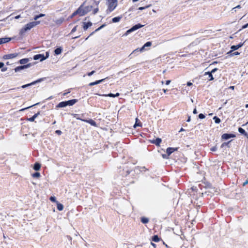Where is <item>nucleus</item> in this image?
I'll use <instances>...</instances> for the list:
<instances>
[{
  "label": "nucleus",
  "instance_id": "obj_1",
  "mask_svg": "<svg viewBox=\"0 0 248 248\" xmlns=\"http://www.w3.org/2000/svg\"><path fill=\"white\" fill-rule=\"evenodd\" d=\"M40 23V21H33V22H30V23L26 24L25 26V27L20 30V33L21 34H23L27 31L31 30L33 27L39 24Z\"/></svg>",
  "mask_w": 248,
  "mask_h": 248
},
{
  "label": "nucleus",
  "instance_id": "obj_2",
  "mask_svg": "<svg viewBox=\"0 0 248 248\" xmlns=\"http://www.w3.org/2000/svg\"><path fill=\"white\" fill-rule=\"evenodd\" d=\"M108 2V7L107 10V14L112 12L117 6V0H107Z\"/></svg>",
  "mask_w": 248,
  "mask_h": 248
},
{
  "label": "nucleus",
  "instance_id": "obj_3",
  "mask_svg": "<svg viewBox=\"0 0 248 248\" xmlns=\"http://www.w3.org/2000/svg\"><path fill=\"white\" fill-rule=\"evenodd\" d=\"M143 26H144L143 25H141L140 24H136V25H134V26H133L131 29L127 30L126 31V32L124 33V35L126 36L130 33H131V32H133L141 27H143Z\"/></svg>",
  "mask_w": 248,
  "mask_h": 248
},
{
  "label": "nucleus",
  "instance_id": "obj_4",
  "mask_svg": "<svg viewBox=\"0 0 248 248\" xmlns=\"http://www.w3.org/2000/svg\"><path fill=\"white\" fill-rule=\"evenodd\" d=\"M49 56V53L48 52H46V56H45L44 54H37L34 56L33 59L35 60H40V61H42L43 60H46Z\"/></svg>",
  "mask_w": 248,
  "mask_h": 248
},
{
  "label": "nucleus",
  "instance_id": "obj_5",
  "mask_svg": "<svg viewBox=\"0 0 248 248\" xmlns=\"http://www.w3.org/2000/svg\"><path fill=\"white\" fill-rule=\"evenodd\" d=\"M18 55V54L16 53H11L5 55L3 56V59L5 60L7 59H11L16 58Z\"/></svg>",
  "mask_w": 248,
  "mask_h": 248
},
{
  "label": "nucleus",
  "instance_id": "obj_6",
  "mask_svg": "<svg viewBox=\"0 0 248 248\" xmlns=\"http://www.w3.org/2000/svg\"><path fill=\"white\" fill-rule=\"evenodd\" d=\"M31 64L29 63V64H27L26 65L17 66L15 69V71L16 72H18L22 70H23L24 69L30 67L31 66Z\"/></svg>",
  "mask_w": 248,
  "mask_h": 248
},
{
  "label": "nucleus",
  "instance_id": "obj_7",
  "mask_svg": "<svg viewBox=\"0 0 248 248\" xmlns=\"http://www.w3.org/2000/svg\"><path fill=\"white\" fill-rule=\"evenodd\" d=\"M235 137V135H234V134H223L222 135L221 138H222V139H224L225 140H228L230 138H234Z\"/></svg>",
  "mask_w": 248,
  "mask_h": 248
},
{
  "label": "nucleus",
  "instance_id": "obj_8",
  "mask_svg": "<svg viewBox=\"0 0 248 248\" xmlns=\"http://www.w3.org/2000/svg\"><path fill=\"white\" fill-rule=\"evenodd\" d=\"M43 80V78H40L36 81H34L31 83H29V84H26V85H24L23 86H21V88H25L28 86H30L31 85H34L35 84L37 83H38V82H40L42 81Z\"/></svg>",
  "mask_w": 248,
  "mask_h": 248
},
{
  "label": "nucleus",
  "instance_id": "obj_9",
  "mask_svg": "<svg viewBox=\"0 0 248 248\" xmlns=\"http://www.w3.org/2000/svg\"><path fill=\"white\" fill-rule=\"evenodd\" d=\"M77 13H78V14L80 16H83L85 14H83L84 13V9L83 7V5H81L77 10Z\"/></svg>",
  "mask_w": 248,
  "mask_h": 248
},
{
  "label": "nucleus",
  "instance_id": "obj_10",
  "mask_svg": "<svg viewBox=\"0 0 248 248\" xmlns=\"http://www.w3.org/2000/svg\"><path fill=\"white\" fill-rule=\"evenodd\" d=\"M162 141V140L160 138H156V139L153 140H151V143L155 144L156 146H160V144Z\"/></svg>",
  "mask_w": 248,
  "mask_h": 248
},
{
  "label": "nucleus",
  "instance_id": "obj_11",
  "mask_svg": "<svg viewBox=\"0 0 248 248\" xmlns=\"http://www.w3.org/2000/svg\"><path fill=\"white\" fill-rule=\"evenodd\" d=\"M92 23L91 22H89L88 23L83 22V28L84 31H86L88 28L92 26Z\"/></svg>",
  "mask_w": 248,
  "mask_h": 248
},
{
  "label": "nucleus",
  "instance_id": "obj_12",
  "mask_svg": "<svg viewBox=\"0 0 248 248\" xmlns=\"http://www.w3.org/2000/svg\"><path fill=\"white\" fill-rule=\"evenodd\" d=\"M78 100L77 99H72V100H68V101H65L66 102V105L67 106H73L74 104H75L76 102H77Z\"/></svg>",
  "mask_w": 248,
  "mask_h": 248
},
{
  "label": "nucleus",
  "instance_id": "obj_13",
  "mask_svg": "<svg viewBox=\"0 0 248 248\" xmlns=\"http://www.w3.org/2000/svg\"><path fill=\"white\" fill-rule=\"evenodd\" d=\"M105 79L106 78H104V79H102L100 80H96L93 82H91L90 83H89V85L90 86H94V85L98 84L101 83L102 82H103L105 80Z\"/></svg>",
  "mask_w": 248,
  "mask_h": 248
},
{
  "label": "nucleus",
  "instance_id": "obj_14",
  "mask_svg": "<svg viewBox=\"0 0 248 248\" xmlns=\"http://www.w3.org/2000/svg\"><path fill=\"white\" fill-rule=\"evenodd\" d=\"M177 150V148H168L167 149V154H168V156L170 155L171 153H172L174 151Z\"/></svg>",
  "mask_w": 248,
  "mask_h": 248
},
{
  "label": "nucleus",
  "instance_id": "obj_15",
  "mask_svg": "<svg viewBox=\"0 0 248 248\" xmlns=\"http://www.w3.org/2000/svg\"><path fill=\"white\" fill-rule=\"evenodd\" d=\"M204 75L208 77L207 78L209 80H213L214 79V78L213 77L212 73L209 72H205Z\"/></svg>",
  "mask_w": 248,
  "mask_h": 248
},
{
  "label": "nucleus",
  "instance_id": "obj_16",
  "mask_svg": "<svg viewBox=\"0 0 248 248\" xmlns=\"http://www.w3.org/2000/svg\"><path fill=\"white\" fill-rule=\"evenodd\" d=\"M96 94H97V93ZM98 95H101V96H109V97H115L119 96L120 94H119V93H116V94H113V93H109L108 94H102V95H101V94H98Z\"/></svg>",
  "mask_w": 248,
  "mask_h": 248
},
{
  "label": "nucleus",
  "instance_id": "obj_17",
  "mask_svg": "<svg viewBox=\"0 0 248 248\" xmlns=\"http://www.w3.org/2000/svg\"><path fill=\"white\" fill-rule=\"evenodd\" d=\"M39 114V112L37 113H35L32 117L27 119V120L30 122H33L35 119L38 117Z\"/></svg>",
  "mask_w": 248,
  "mask_h": 248
},
{
  "label": "nucleus",
  "instance_id": "obj_18",
  "mask_svg": "<svg viewBox=\"0 0 248 248\" xmlns=\"http://www.w3.org/2000/svg\"><path fill=\"white\" fill-rule=\"evenodd\" d=\"M92 8H93V7L92 6H88L83 7V8L84 9V13H83V14H86L87 13H88L89 12H90L92 10Z\"/></svg>",
  "mask_w": 248,
  "mask_h": 248
},
{
  "label": "nucleus",
  "instance_id": "obj_19",
  "mask_svg": "<svg viewBox=\"0 0 248 248\" xmlns=\"http://www.w3.org/2000/svg\"><path fill=\"white\" fill-rule=\"evenodd\" d=\"M122 18V16H119L117 17H115L112 18V21L113 23L118 22L120 21V20Z\"/></svg>",
  "mask_w": 248,
  "mask_h": 248
},
{
  "label": "nucleus",
  "instance_id": "obj_20",
  "mask_svg": "<svg viewBox=\"0 0 248 248\" xmlns=\"http://www.w3.org/2000/svg\"><path fill=\"white\" fill-rule=\"evenodd\" d=\"M0 41L1 42V44L8 42L9 41H10L11 40V38H8V37L2 38H0Z\"/></svg>",
  "mask_w": 248,
  "mask_h": 248
},
{
  "label": "nucleus",
  "instance_id": "obj_21",
  "mask_svg": "<svg viewBox=\"0 0 248 248\" xmlns=\"http://www.w3.org/2000/svg\"><path fill=\"white\" fill-rule=\"evenodd\" d=\"M66 104L65 101H63L59 103L58 105L57 106L58 108H64L66 107Z\"/></svg>",
  "mask_w": 248,
  "mask_h": 248
},
{
  "label": "nucleus",
  "instance_id": "obj_22",
  "mask_svg": "<svg viewBox=\"0 0 248 248\" xmlns=\"http://www.w3.org/2000/svg\"><path fill=\"white\" fill-rule=\"evenodd\" d=\"M82 121L88 123L92 125H93V126L96 125V123L93 120H82Z\"/></svg>",
  "mask_w": 248,
  "mask_h": 248
},
{
  "label": "nucleus",
  "instance_id": "obj_23",
  "mask_svg": "<svg viewBox=\"0 0 248 248\" xmlns=\"http://www.w3.org/2000/svg\"><path fill=\"white\" fill-rule=\"evenodd\" d=\"M57 207L59 211H62L63 209V205L58 202H57Z\"/></svg>",
  "mask_w": 248,
  "mask_h": 248
},
{
  "label": "nucleus",
  "instance_id": "obj_24",
  "mask_svg": "<svg viewBox=\"0 0 248 248\" xmlns=\"http://www.w3.org/2000/svg\"><path fill=\"white\" fill-rule=\"evenodd\" d=\"M231 48L232 50H231V51H229V52H228L227 53V54H228V55H230V54L232 52V51H234V50H237V49H238L239 48H238V46H237V45H236V46L233 45V46H231Z\"/></svg>",
  "mask_w": 248,
  "mask_h": 248
},
{
  "label": "nucleus",
  "instance_id": "obj_25",
  "mask_svg": "<svg viewBox=\"0 0 248 248\" xmlns=\"http://www.w3.org/2000/svg\"><path fill=\"white\" fill-rule=\"evenodd\" d=\"M62 49L61 47L57 48L55 50V51H54L55 54L56 55H59V54H60L62 53Z\"/></svg>",
  "mask_w": 248,
  "mask_h": 248
},
{
  "label": "nucleus",
  "instance_id": "obj_26",
  "mask_svg": "<svg viewBox=\"0 0 248 248\" xmlns=\"http://www.w3.org/2000/svg\"><path fill=\"white\" fill-rule=\"evenodd\" d=\"M40 167H41V165L38 163H36L34 165L33 169L35 170H40Z\"/></svg>",
  "mask_w": 248,
  "mask_h": 248
},
{
  "label": "nucleus",
  "instance_id": "obj_27",
  "mask_svg": "<svg viewBox=\"0 0 248 248\" xmlns=\"http://www.w3.org/2000/svg\"><path fill=\"white\" fill-rule=\"evenodd\" d=\"M29 61V59L27 58L22 59L19 61V63L21 64H24L27 63Z\"/></svg>",
  "mask_w": 248,
  "mask_h": 248
},
{
  "label": "nucleus",
  "instance_id": "obj_28",
  "mask_svg": "<svg viewBox=\"0 0 248 248\" xmlns=\"http://www.w3.org/2000/svg\"><path fill=\"white\" fill-rule=\"evenodd\" d=\"M139 120L138 118L136 119V123L134 125V127L136 128L137 126H141V124L140 122H138Z\"/></svg>",
  "mask_w": 248,
  "mask_h": 248
},
{
  "label": "nucleus",
  "instance_id": "obj_29",
  "mask_svg": "<svg viewBox=\"0 0 248 248\" xmlns=\"http://www.w3.org/2000/svg\"><path fill=\"white\" fill-rule=\"evenodd\" d=\"M238 131L242 134H243L245 136L247 135V133L246 132L245 130L241 127H239L238 128Z\"/></svg>",
  "mask_w": 248,
  "mask_h": 248
},
{
  "label": "nucleus",
  "instance_id": "obj_30",
  "mask_svg": "<svg viewBox=\"0 0 248 248\" xmlns=\"http://www.w3.org/2000/svg\"><path fill=\"white\" fill-rule=\"evenodd\" d=\"M141 221L144 224L147 223L149 222V219L145 217H142L141 218Z\"/></svg>",
  "mask_w": 248,
  "mask_h": 248
},
{
  "label": "nucleus",
  "instance_id": "obj_31",
  "mask_svg": "<svg viewBox=\"0 0 248 248\" xmlns=\"http://www.w3.org/2000/svg\"><path fill=\"white\" fill-rule=\"evenodd\" d=\"M139 52H140V48H137L132 51V52L129 55V57H130L133 54H137V53Z\"/></svg>",
  "mask_w": 248,
  "mask_h": 248
},
{
  "label": "nucleus",
  "instance_id": "obj_32",
  "mask_svg": "<svg viewBox=\"0 0 248 248\" xmlns=\"http://www.w3.org/2000/svg\"><path fill=\"white\" fill-rule=\"evenodd\" d=\"M152 240L154 242H157L160 240V238L158 237L157 235H154L152 238Z\"/></svg>",
  "mask_w": 248,
  "mask_h": 248
},
{
  "label": "nucleus",
  "instance_id": "obj_33",
  "mask_svg": "<svg viewBox=\"0 0 248 248\" xmlns=\"http://www.w3.org/2000/svg\"><path fill=\"white\" fill-rule=\"evenodd\" d=\"M63 21H64L63 18H60L56 20V23L57 24L60 25V24H62Z\"/></svg>",
  "mask_w": 248,
  "mask_h": 248
},
{
  "label": "nucleus",
  "instance_id": "obj_34",
  "mask_svg": "<svg viewBox=\"0 0 248 248\" xmlns=\"http://www.w3.org/2000/svg\"><path fill=\"white\" fill-rule=\"evenodd\" d=\"M32 176L34 178H39L40 176V173L36 172L32 174Z\"/></svg>",
  "mask_w": 248,
  "mask_h": 248
},
{
  "label": "nucleus",
  "instance_id": "obj_35",
  "mask_svg": "<svg viewBox=\"0 0 248 248\" xmlns=\"http://www.w3.org/2000/svg\"><path fill=\"white\" fill-rule=\"evenodd\" d=\"M213 119L215 121V122L216 123V124H219L220 122V120L219 118H218L217 117V116H215L214 118H213Z\"/></svg>",
  "mask_w": 248,
  "mask_h": 248
},
{
  "label": "nucleus",
  "instance_id": "obj_36",
  "mask_svg": "<svg viewBox=\"0 0 248 248\" xmlns=\"http://www.w3.org/2000/svg\"><path fill=\"white\" fill-rule=\"evenodd\" d=\"M72 115L74 118H76L78 120H80L82 121V119L78 117V116H79L78 114H73Z\"/></svg>",
  "mask_w": 248,
  "mask_h": 248
},
{
  "label": "nucleus",
  "instance_id": "obj_37",
  "mask_svg": "<svg viewBox=\"0 0 248 248\" xmlns=\"http://www.w3.org/2000/svg\"><path fill=\"white\" fill-rule=\"evenodd\" d=\"M231 141H231H228V142H224V143H223L221 144V148H223V147H224V146H228V145H229V144L230 143V142Z\"/></svg>",
  "mask_w": 248,
  "mask_h": 248
},
{
  "label": "nucleus",
  "instance_id": "obj_38",
  "mask_svg": "<svg viewBox=\"0 0 248 248\" xmlns=\"http://www.w3.org/2000/svg\"><path fill=\"white\" fill-rule=\"evenodd\" d=\"M152 45V43L151 42H147L144 44V46L149 47Z\"/></svg>",
  "mask_w": 248,
  "mask_h": 248
},
{
  "label": "nucleus",
  "instance_id": "obj_39",
  "mask_svg": "<svg viewBox=\"0 0 248 248\" xmlns=\"http://www.w3.org/2000/svg\"><path fill=\"white\" fill-rule=\"evenodd\" d=\"M50 200L52 202H56L57 203V201L56 200V198L55 197H50Z\"/></svg>",
  "mask_w": 248,
  "mask_h": 248
},
{
  "label": "nucleus",
  "instance_id": "obj_40",
  "mask_svg": "<svg viewBox=\"0 0 248 248\" xmlns=\"http://www.w3.org/2000/svg\"><path fill=\"white\" fill-rule=\"evenodd\" d=\"M199 118L200 119H204L205 118V116L204 114H202V113H200L199 115Z\"/></svg>",
  "mask_w": 248,
  "mask_h": 248
},
{
  "label": "nucleus",
  "instance_id": "obj_41",
  "mask_svg": "<svg viewBox=\"0 0 248 248\" xmlns=\"http://www.w3.org/2000/svg\"><path fill=\"white\" fill-rule=\"evenodd\" d=\"M146 46H144V45L140 48V52L144 51L145 50Z\"/></svg>",
  "mask_w": 248,
  "mask_h": 248
},
{
  "label": "nucleus",
  "instance_id": "obj_42",
  "mask_svg": "<svg viewBox=\"0 0 248 248\" xmlns=\"http://www.w3.org/2000/svg\"><path fill=\"white\" fill-rule=\"evenodd\" d=\"M150 7V5H149V6H146V7H139V9L140 10H143V9H145V8H148V7Z\"/></svg>",
  "mask_w": 248,
  "mask_h": 248
},
{
  "label": "nucleus",
  "instance_id": "obj_43",
  "mask_svg": "<svg viewBox=\"0 0 248 248\" xmlns=\"http://www.w3.org/2000/svg\"><path fill=\"white\" fill-rule=\"evenodd\" d=\"M55 133H56V134H57L58 135H61V134H62V131H61V130H56V131H55Z\"/></svg>",
  "mask_w": 248,
  "mask_h": 248
},
{
  "label": "nucleus",
  "instance_id": "obj_44",
  "mask_svg": "<svg viewBox=\"0 0 248 248\" xmlns=\"http://www.w3.org/2000/svg\"><path fill=\"white\" fill-rule=\"evenodd\" d=\"M217 150V148L216 146H214V147H212V148H211V151H212L213 152L216 151Z\"/></svg>",
  "mask_w": 248,
  "mask_h": 248
},
{
  "label": "nucleus",
  "instance_id": "obj_45",
  "mask_svg": "<svg viewBox=\"0 0 248 248\" xmlns=\"http://www.w3.org/2000/svg\"><path fill=\"white\" fill-rule=\"evenodd\" d=\"M95 73V71H92V72H90V73H88V76H91L92 75H93L94 73Z\"/></svg>",
  "mask_w": 248,
  "mask_h": 248
},
{
  "label": "nucleus",
  "instance_id": "obj_46",
  "mask_svg": "<svg viewBox=\"0 0 248 248\" xmlns=\"http://www.w3.org/2000/svg\"><path fill=\"white\" fill-rule=\"evenodd\" d=\"M98 8H96L93 10V14L94 15V14H96L98 12Z\"/></svg>",
  "mask_w": 248,
  "mask_h": 248
},
{
  "label": "nucleus",
  "instance_id": "obj_47",
  "mask_svg": "<svg viewBox=\"0 0 248 248\" xmlns=\"http://www.w3.org/2000/svg\"><path fill=\"white\" fill-rule=\"evenodd\" d=\"M105 26L104 25H103L102 26H101L100 27H99L98 28H97V29H96L95 30V31H98L99 30H100L101 29H102V28H103Z\"/></svg>",
  "mask_w": 248,
  "mask_h": 248
},
{
  "label": "nucleus",
  "instance_id": "obj_48",
  "mask_svg": "<svg viewBox=\"0 0 248 248\" xmlns=\"http://www.w3.org/2000/svg\"><path fill=\"white\" fill-rule=\"evenodd\" d=\"M231 55H232V56H234V55H239L240 53H239V52H234V53H231Z\"/></svg>",
  "mask_w": 248,
  "mask_h": 248
},
{
  "label": "nucleus",
  "instance_id": "obj_49",
  "mask_svg": "<svg viewBox=\"0 0 248 248\" xmlns=\"http://www.w3.org/2000/svg\"><path fill=\"white\" fill-rule=\"evenodd\" d=\"M77 26H75L74 28H73L71 31V32H75L77 31Z\"/></svg>",
  "mask_w": 248,
  "mask_h": 248
},
{
  "label": "nucleus",
  "instance_id": "obj_50",
  "mask_svg": "<svg viewBox=\"0 0 248 248\" xmlns=\"http://www.w3.org/2000/svg\"><path fill=\"white\" fill-rule=\"evenodd\" d=\"M241 5H237V6H236L235 7H234L232 9V11H233V10L236 9V8H238V9H240L241 8Z\"/></svg>",
  "mask_w": 248,
  "mask_h": 248
},
{
  "label": "nucleus",
  "instance_id": "obj_51",
  "mask_svg": "<svg viewBox=\"0 0 248 248\" xmlns=\"http://www.w3.org/2000/svg\"><path fill=\"white\" fill-rule=\"evenodd\" d=\"M244 44V43H240L238 45H237V46H238V48H239L240 47H241V46H243Z\"/></svg>",
  "mask_w": 248,
  "mask_h": 248
},
{
  "label": "nucleus",
  "instance_id": "obj_52",
  "mask_svg": "<svg viewBox=\"0 0 248 248\" xmlns=\"http://www.w3.org/2000/svg\"><path fill=\"white\" fill-rule=\"evenodd\" d=\"M7 70V68L6 67H2L1 69L2 72H5Z\"/></svg>",
  "mask_w": 248,
  "mask_h": 248
},
{
  "label": "nucleus",
  "instance_id": "obj_53",
  "mask_svg": "<svg viewBox=\"0 0 248 248\" xmlns=\"http://www.w3.org/2000/svg\"><path fill=\"white\" fill-rule=\"evenodd\" d=\"M248 26V23L246 24V25H244V26H243L242 29H245V28H247Z\"/></svg>",
  "mask_w": 248,
  "mask_h": 248
},
{
  "label": "nucleus",
  "instance_id": "obj_54",
  "mask_svg": "<svg viewBox=\"0 0 248 248\" xmlns=\"http://www.w3.org/2000/svg\"><path fill=\"white\" fill-rule=\"evenodd\" d=\"M217 70V68H214L213 69L211 72L210 73H211L212 74L213 73H215L216 71Z\"/></svg>",
  "mask_w": 248,
  "mask_h": 248
},
{
  "label": "nucleus",
  "instance_id": "obj_55",
  "mask_svg": "<svg viewBox=\"0 0 248 248\" xmlns=\"http://www.w3.org/2000/svg\"><path fill=\"white\" fill-rule=\"evenodd\" d=\"M45 16V14H39V15H38V16H39V18H40V17H43V16Z\"/></svg>",
  "mask_w": 248,
  "mask_h": 248
},
{
  "label": "nucleus",
  "instance_id": "obj_56",
  "mask_svg": "<svg viewBox=\"0 0 248 248\" xmlns=\"http://www.w3.org/2000/svg\"><path fill=\"white\" fill-rule=\"evenodd\" d=\"M4 63L3 62H0V68H1L3 67Z\"/></svg>",
  "mask_w": 248,
  "mask_h": 248
},
{
  "label": "nucleus",
  "instance_id": "obj_57",
  "mask_svg": "<svg viewBox=\"0 0 248 248\" xmlns=\"http://www.w3.org/2000/svg\"><path fill=\"white\" fill-rule=\"evenodd\" d=\"M39 18V17L38 15H37V16H34V19L35 20H37Z\"/></svg>",
  "mask_w": 248,
  "mask_h": 248
},
{
  "label": "nucleus",
  "instance_id": "obj_58",
  "mask_svg": "<svg viewBox=\"0 0 248 248\" xmlns=\"http://www.w3.org/2000/svg\"><path fill=\"white\" fill-rule=\"evenodd\" d=\"M78 13H77V11H76L75 12H74L72 15V16H74L76 15H78Z\"/></svg>",
  "mask_w": 248,
  "mask_h": 248
},
{
  "label": "nucleus",
  "instance_id": "obj_59",
  "mask_svg": "<svg viewBox=\"0 0 248 248\" xmlns=\"http://www.w3.org/2000/svg\"><path fill=\"white\" fill-rule=\"evenodd\" d=\"M248 184V180H247L246 181H245L243 184V186H245L246 185H247Z\"/></svg>",
  "mask_w": 248,
  "mask_h": 248
},
{
  "label": "nucleus",
  "instance_id": "obj_60",
  "mask_svg": "<svg viewBox=\"0 0 248 248\" xmlns=\"http://www.w3.org/2000/svg\"><path fill=\"white\" fill-rule=\"evenodd\" d=\"M170 82V80H168L166 81V84L168 85Z\"/></svg>",
  "mask_w": 248,
  "mask_h": 248
},
{
  "label": "nucleus",
  "instance_id": "obj_61",
  "mask_svg": "<svg viewBox=\"0 0 248 248\" xmlns=\"http://www.w3.org/2000/svg\"><path fill=\"white\" fill-rule=\"evenodd\" d=\"M192 85V83L191 82H188L187 83V85L188 86H191Z\"/></svg>",
  "mask_w": 248,
  "mask_h": 248
},
{
  "label": "nucleus",
  "instance_id": "obj_62",
  "mask_svg": "<svg viewBox=\"0 0 248 248\" xmlns=\"http://www.w3.org/2000/svg\"><path fill=\"white\" fill-rule=\"evenodd\" d=\"M193 113L194 114H197V109L196 108H194V110H193Z\"/></svg>",
  "mask_w": 248,
  "mask_h": 248
},
{
  "label": "nucleus",
  "instance_id": "obj_63",
  "mask_svg": "<svg viewBox=\"0 0 248 248\" xmlns=\"http://www.w3.org/2000/svg\"><path fill=\"white\" fill-rule=\"evenodd\" d=\"M167 155H164H164H162V157H163L164 158H167Z\"/></svg>",
  "mask_w": 248,
  "mask_h": 248
},
{
  "label": "nucleus",
  "instance_id": "obj_64",
  "mask_svg": "<svg viewBox=\"0 0 248 248\" xmlns=\"http://www.w3.org/2000/svg\"><path fill=\"white\" fill-rule=\"evenodd\" d=\"M20 17V15H18V16H15V19H18V18H19Z\"/></svg>",
  "mask_w": 248,
  "mask_h": 248
}]
</instances>
